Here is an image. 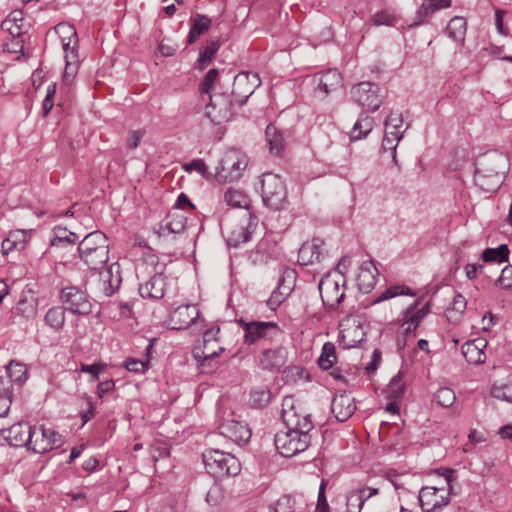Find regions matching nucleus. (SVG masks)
Listing matches in <instances>:
<instances>
[{
    "instance_id": "1",
    "label": "nucleus",
    "mask_w": 512,
    "mask_h": 512,
    "mask_svg": "<svg viewBox=\"0 0 512 512\" xmlns=\"http://www.w3.org/2000/svg\"><path fill=\"white\" fill-rule=\"evenodd\" d=\"M507 159L496 151L479 156L475 162V184L485 192L497 191L504 181Z\"/></svg>"
},
{
    "instance_id": "2",
    "label": "nucleus",
    "mask_w": 512,
    "mask_h": 512,
    "mask_svg": "<svg viewBox=\"0 0 512 512\" xmlns=\"http://www.w3.org/2000/svg\"><path fill=\"white\" fill-rule=\"evenodd\" d=\"M78 253L88 268L98 270L109 260L108 238L99 230L91 232L80 241Z\"/></svg>"
},
{
    "instance_id": "3",
    "label": "nucleus",
    "mask_w": 512,
    "mask_h": 512,
    "mask_svg": "<svg viewBox=\"0 0 512 512\" xmlns=\"http://www.w3.org/2000/svg\"><path fill=\"white\" fill-rule=\"evenodd\" d=\"M257 226L258 218L251 212H244L241 215L226 217L221 222V232L229 246L237 247L249 241Z\"/></svg>"
},
{
    "instance_id": "4",
    "label": "nucleus",
    "mask_w": 512,
    "mask_h": 512,
    "mask_svg": "<svg viewBox=\"0 0 512 512\" xmlns=\"http://www.w3.org/2000/svg\"><path fill=\"white\" fill-rule=\"evenodd\" d=\"M206 472L217 480L237 476L241 471L239 460L232 454L219 449H206L202 453Z\"/></svg>"
},
{
    "instance_id": "5",
    "label": "nucleus",
    "mask_w": 512,
    "mask_h": 512,
    "mask_svg": "<svg viewBox=\"0 0 512 512\" xmlns=\"http://www.w3.org/2000/svg\"><path fill=\"white\" fill-rule=\"evenodd\" d=\"M55 30L61 38L64 51L65 70L63 80L69 84L75 77L80 64L77 31L74 26L67 23L58 24Z\"/></svg>"
},
{
    "instance_id": "6",
    "label": "nucleus",
    "mask_w": 512,
    "mask_h": 512,
    "mask_svg": "<svg viewBox=\"0 0 512 512\" xmlns=\"http://www.w3.org/2000/svg\"><path fill=\"white\" fill-rule=\"evenodd\" d=\"M261 197L263 204L272 211L286 209L288 192L282 178L274 173L267 172L261 176Z\"/></svg>"
},
{
    "instance_id": "7",
    "label": "nucleus",
    "mask_w": 512,
    "mask_h": 512,
    "mask_svg": "<svg viewBox=\"0 0 512 512\" xmlns=\"http://www.w3.org/2000/svg\"><path fill=\"white\" fill-rule=\"evenodd\" d=\"M275 446L278 452L286 458H291L304 452L311 444V435L291 429L280 431L275 435Z\"/></svg>"
},
{
    "instance_id": "8",
    "label": "nucleus",
    "mask_w": 512,
    "mask_h": 512,
    "mask_svg": "<svg viewBox=\"0 0 512 512\" xmlns=\"http://www.w3.org/2000/svg\"><path fill=\"white\" fill-rule=\"evenodd\" d=\"M239 325L244 330V342L255 344L261 340H272L282 333L277 323L268 321H245L240 319Z\"/></svg>"
},
{
    "instance_id": "9",
    "label": "nucleus",
    "mask_w": 512,
    "mask_h": 512,
    "mask_svg": "<svg viewBox=\"0 0 512 512\" xmlns=\"http://www.w3.org/2000/svg\"><path fill=\"white\" fill-rule=\"evenodd\" d=\"M29 438L28 449L40 454L60 447L63 442L58 432L51 428H45L43 425L31 426Z\"/></svg>"
},
{
    "instance_id": "10",
    "label": "nucleus",
    "mask_w": 512,
    "mask_h": 512,
    "mask_svg": "<svg viewBox=\"0 0 512 512\" xmlns=\"http://www.w3.org/2000/svg\"><path fill=\"white\" fill-rule=\"evenodd\" d=\"M208 96L210 102L205 107V116L215 125L229 121L233 115L231 97L224 93Z\"/></svg>"
},
{
    "instance_id": "11",
    "label": "nucleus",
    "mask_w": 512,
    "mask_h": 512,
    "mask_svg": "<svg viewBox=\"0 0 512 512\" xmlns=\"http://www.w3.org/2000/svg\"><path fill=\"white\" fill-rule=\"evenodd\" d=\"M246 166L247 162L237 152H228L220 160L215 176L220 182H233L241 177Z\"/></svg>"
},
{
    "instance_id": "12",
    "label": "nucleus",
    "mask_w": 512,
    "mask_h": 512,
    "mask_svg": "<svg viewBox=\"0 0 512 512\" xmlns=\"http://www.w3.org/2000/svg\"><path fill=\"white\" fill-rule=\"evenodd\" d=\"M60 299L65 309L78 315H88L92 311V303L87 293L76 286H68L61 290Z\"/></svg>"
},
{
    "instance_id": "13",
    "label": "nucleus",
    "mask_w": 512,
    "mask_h": 512,
    "mask_svg": "<svg viewBox=\"0 0 512 512\" xmlns=\"http://www.w3.org/2000/svg\"><path fill=\"white\" fill-rule=\"evenodd\" d=\"M379 86L371 82H360L351 90L354 101L369 111L375 112L382 104Z\"/></svg>"
},
{
    "instance_id": "14",
    "label": "nucleus",
    "mask_w": 512,
    "mask_h": 512,
    "mask_svg": "<svg viewBox=\"0 0 512 512\" xmlns=\"http://www.w3.org/2000/svg\"><path fill=\"white\" fill-rule=\"evenodd\" d=\"M259 85L260 79L257 74L249 72L239 73L234 77L233 81L231 92L233 102L243 105Z\"/></svg>"
},
{
    "instance_id": "15",
    "label": "nucleus",
    "mask_w": 512,
    "mask_h": 512,
    "mask_svg": "<svg viewBox=\"0 0 512 512\" xmlns=\"http://www.w3.org/2000/svg\"><path fill=\"white\" fill-rule=\"evenodd\" d=\"M444 487H423L419 492V502L423 512H440L449 503V492L438 496Z\"/></svg>"
},
{
    "instance_id": "16",
    "label": "nucleus",
    "mask_w": 512,
    "mask_h": 512,
    "mask_svg": "<svg viewBox=\"0 0 512 512\" xmlns=\"http://www.w3.org/2000/svg\"><path fill=\"white\" fill-rule=\"evenodd\" d=\"M31 426L27 422H17L9 427L0 425V436L5 439L10 446L23 447L30 443Z\"/></svg>"
},
{
    "instance_id": "17",
    "label": "nucleus",
    "mask_w": 512,
    "mask_h": 512,
    "mask_svg": "<svg viewBox=\"0 0 512 512\" xmlns=\"http://www.w3.org/2000/svg\"><path fill=\"white\" fill-rule=\"evenodd\" d=\"M288 401L283 403L282 419L287 429L309 434L314 425L309 414H299L293 405L286 408Z\"/></svg>"
},
{
    "instance_id": "18",
    "label": "nucleus",
    "mask_w": 512,
    "mask_h": 512,
    "mask_svg": "<svg viewBox=\"0 0 512 512\" xmlns=\"http://www.w3.org/2000/svg\"><path fill=\"white\" fill-rule=\"evenodd\" d=\"M168 286V277L156 273L146 282L139 285V294L144 299L160 300L164 297Z\"/></svg>"
},
{
    "instance_id": "19",
    "label": "nucleus",
    "mask_w": 512,
    "mask_h": 512,
    "mask_svg": "<svg viewBox=\"0 0 512 512\" xmlns=\"http://www.w3.org/2000/svg\"><path fill=\"white\" fill-rule=\"evenodd\" d=\"M323 245L320 238L303 243L298 252V262L304 266L322 262L325 259Z\"/></svg>"
},
{
    "instance_id": "20",
    "label": "nucleus",
    "mask_w": 512,
    "mask_h": 512,
    "mask_svg": "<svg viewBox=\"0 0 512 512\" xmlns=\"http://www.w3.org/2000/svg\"><path fill=\"white\" fill-rule=\"evenodd\" d=\"M199 317V310L196 305H181L170 314L172 329H187Z\"/></svg>"
},
{
    "instance_id": "21",
    "label": "nucleus",
    "mask_w": 512,
    "mask_h": 512,
    "mask_svg": "<svg viewBox=\"0 0 512 512\" xmlns=\"http://www.w3.org/2000/svg\"><path fill=\"white\" fill-rule=\"evenodd\" d=\"M355 410V399L350 393L343 392L333 397L331 411L339 422L348 420Z\"/></svg>"
},
{
    "instance_id": "22",
    "label": "nucleus",
    "mask_w": 512,
    "mask_h": 512,
    "mask_svg": "<svg viewBox=\"0 0 512 512\" xmlns=\"http://www.w3.org/2000/svg\"><path fill=\"white\" fill-rule=\"evenodd\" d=\"M287 349L280 346L274 349H264L259 356V366L263 370L279 371L287 361Z\"/></svg>"
},
{
    "instance_id": "23",
    "label": "nucleus",
    "mask_w": 512,
    "mask_h": 512,
    "mask_svg": "<svg viewBox=\"0 0 512 512\" xmlns=\"http://www.w3.org/2000/svg\"><path fill=\"white\" fill-rule=\"evenodd\" d=\"M219 430L220 434L237 444L247 443L251 438V430L247 424L241 421H226L219 426Z\"/></svg>"
},
{
    "instance_id": "24",
    "label": "nucleus",
    "mask_w": 512,
    "mask_h": 512,
    "mask_svg": "<svg viewBox=\"0 0 512 512\" xmlns=\"http://www.w3.org/2000/svg\"><path fill=\"white\" fill-rule=\"evenodd\" d=\"M486 346V340L481 338L467 341L461 347L462 355L470 364H482L486 360V354L484 352Z\"/></svg>"
},
{
    "instance_id": "25",
    "label": "nucleus",
    "mask_w": 512,
    "mask_h": 512,
    "mask_svg": "<svg viewBox=\"0 0 512 512\" xmlns=\"http://www.w3.org/2000/svg\"><path fill=\"white\" fill-rule=\"evenodd\" d=\"M100 276L104 294L108 297L113 295L122 282L120 265L117 262L112 263Z\"/></svg>"
},
{
    "instance_id": "26",
    "label": "nucleus",
    "mask_w": 512,
    "mask_h": 512,
    "mask_svg": "<svg viewBox=\"0 0 512 512\" xmlns=\"http://www.w3.org/2000/svg\"><path fill=\"white\" fill-rule=\"evenodd\" d=\"M33 230L16 229L9 232L8 236L2 241L1 251L7 255L13 250H22Z\"/></svg>"
},
{
    "instance_id": "27",
    "label": "nucleus",
    "mask_w": 512,
    "mask_h": 512,
    "mask_svg": "<svg viewBox=\"0 0 512 512\" xmlns=\"http://www.w3.org/2000/svg\"><path fill=\"white\" fill-rule=\"evenodd\" d=\"M223 350L224 349L220 346L215 350L210 347L209 343H204L202 349L194 351V358L196 359L198 366L201 368L202 373H210L216 368L214 359Z\"/></svg>"
},
{
    "instance_id": "28",
    "label": "nucleus",
    "mask_w": 512,
    "mask_h": 512,
    "mask_svg": "<svg viewBox=\"0 0 512 512\" xmlns=\"http://www.w3.org/2000/svg\"><path fill=\"white\" fill-rule=\"evenodd\" d=\"M187 217L179 209H171L160 225L162 234L182 233L186 228Z\"/></svg>"
},
{
    "instance_id": "29",
    "label": "nucleus",
    "mask_w": 512,
    "mask_h": 512,
    "mask_svg": "<svg viewBox=\"0 0 512 512\" xmlns=\"http://www.w3.org/2000/svg\"><path fill=\"white\" fill-rule=\"evenodd\" d=\"M379 272L372 261H365L360 266L357 286L363 293H369L375 286Z\"/></svg>"
},
{
    "instance_id": "30",
    "label": "nucleus",
    "mask_w": 512,
    "mask_h": 512,
    "mask_svg": "<svg viewBox=\"0 0 512 512\" xmlns=\"http://www.w3.org/2000/svg\"><path fill=\"white\" fill-rule=\"evenodd\" d=\"M319 291L323 302L333 308L338 306L344 298V292L340 291L336 281H321Z\"/></svg>"
},
{
    "instance_id": "31",
    "label": "nucleus",
    "mask_w": 512,
    "mask_h": 512,
    "mask_svg": "<svg viewBox=\"0 0 512 512\" xmlns=\"http://www.w3.org/2000/svg\"><path fill=\"white\" fill-rule=\"evenodd\" d=\"M317 90L328 94L341 86V74L336 69H329L315 77Z\"/></svg>"
},
{
    "instance_id": "32",
    "label": "nucleus",
    "mask_w": 512,
    "mask_h": 512,
    "mask_svg": "<svg viewBox=\"0 0 512 512\" xmlns=\"http://www.w3.org/2000/svg\"><path fill=\"white\" fill-rule=\"evenodd\" d=\"M364 336L360 325H352L341 330L339 343L344 349L355 348L364 340Z\"/></svg>"
},
{
    "instance_id": "33",
    "label": "nucleus",
    "mask_w": 512,
    "mask_h": 512,
    "mask_svg": "<svg viewBox=\"0 0 512 512\" xmlns=\"http://www.w3.org/2000/svg\"><path fill=\"white\" fill-rule=\"evenodd\" d=\"M6 373L8 380H5L7 386H10V390L13 389V384L22 385L28 378V370L25 364L16 360H11L6 366Z\"/></svg>"
},
{
    "instance_id": "34",
    "label": "nucleus",
    "mask_w": 512,
    "mask_h": 512,
    "mask_svg": "<svg viewBox=\"0 0 512 512\" xmlns=\"http://www.w3.org/2000/svg\"><path fill=\"white\" fill-rule=\"evenodd\" d=\"M374 119L365 112L360 113L357 121L350 132L351 140L365 138L373 129Z\"/></svg>"
},
{
    "instance_id": "35",
    "label": "nucleus",
    "mask_w": 512,
    "mask_h": 512,
    "mask_svg": "<svg viewBox=\"0 0 512 512\" xmlns=\"http://www.w3.org/2000/svg\"><path fill=\"white\" fill-rule=\"evenodd\" d=\"M466 29L467 23L465 18L455 16L449 21L445 32L453 41L462 44L465 40Z\"/></svg>"
},
{
    "instance_id": "36",
    "label": "nucleus",
    "mask_w": 512,
    "mask_h": 512,
    "mask_svg": "<svg viewBox=\"0 0 512 512\" xmlns=\"http://www.w3.org/2000/svg\"><path fill=\"white\" fill-rule=\"evenodd\" d=\"M211 26V19L202 14H196L190 31L188 33V43H194L202 34H204Z\"/></svg>"
},
{
    "instance_id": "37",
    "label": "nucleus",
    "mask_w": 512,
    "mask_h": 512,
    "mask_svg": "<svg viewBox=\"0 0 512 512\" xmlns=\"http://www.w3.org/2000/svg\"><path fill=\"white\" fill-rule=\"evenodd\" d=\"M265 135L270 151L275 155H279L283 151L285 143L281 131L275 125L269 124L266 127Z\"/></svg>"
},
{
    "instance_id": "38",
    "label": "nucleus",
    "mask_w": 512,
    "mask_h": 512,
    "mask_svg": "<svg viewBox=\"0 0 512 512\" xmlns=\"http://www.w3.org/2000/svg\"><path fill=\"white\" fill-rule=\"evenodd\" d=\"M224 201L232 207L243 208L246 212H250L251 200L247 194L240 190L229 188L224 193Z\"/></svg>"
},
{
    "instance_id": "39",
    "label": "nucleus",
    "mask_w": 512,
    "mask_h": 512,
    "mask_svg": "<svg viewBox=\"0 0 512 512\" xmlns=\"http://www.w3.org/2000/svg\"><path fill=\"white\" fill-rule=\"evenodd\" d=\"M491 395L496 399L512 403V375L495 382L491 388Z\"/></svg>"
},
{
    "instance_id": "40",
    "label": "nucleus",
    "mask_w": 512,
    "mask_h": 512,
    "mask_svg": "<svg viewBox=\"0 0 512 512\" xmlns=\"http://www.w3.org/2000/svg\"><path fill=\"white\" fill-rule=\"evenodd\" d=\"M403 137V131H392L388 130L387 132H384V137L382 140V150L383 152H390L392 160L395 164H397L396 159V148L398 145V142Z\"/></svg>"
},
{
    "instance_id": "41",
    "label": "nucleus",
    "mask_w": 512,
    "mask_h": 512,
    "mask_svg": "<svg viewBox=\"0 0 512 512\" xmlns=\"http://www.w3.org/2000/svg\"><path fill=\"white\" fill-rule=\"evenodd\" d=\"M53 235V239L51 240L52 246L72 245L79 240V236L76 233L71 232L67 228L61 226L54 227Z\"/></svg>"
},
{
    "instance_id": "42",
    "label": "nucleus",
    "mask_w": 512,
    "mask_h": 512,
    "mask_svg": "<svg viewBox=\"0 0 512 512\" xmlns=\"http://www.w3.org/2000/svg\"><path fill=\"white\" fill-rule=\"evenodd\" d=\"M509 258V249L506 244H501L496 248H486L482 254L481 259L484 262H507Z\"/></svg>"
},
{
    "instance_id": "43",
    "label": "nucleus",
    "mask_w": 512,
    "mask_h": 512,
    "mask_svg": "<svg viewBox=\"0 0 512 512\" xmlns=\"http://www.w3.org/2000/svg\"><path fill=\"white\" fill-rule=\"evenodd\" d=\"M44 321L52 329L60 330L65 323V308L61 306L50 308L45 314Z\"/></svg>"
},
{
    "instance_id": "44",
    "label": "nucleus",
    "mask_w": 512,
    "mask_h": 512,
    "mask_svg": "<svg viewBox=\"0 0 512 512\" xmlns=\"http://www.w3.org/2000/svg\"><path fill=\"white\" fill-rule=\"evenodd\" d=\"M402 371H399L388 384L387 398L390 400H401L405 393V383L403 382Z\"/></svg>"
},
{
    "instance_id": "45",
    "label": "nucleus",
    "mask_w": 512,
    "mask_h": 512,
    "mask_svg": "<svg viewBox=\"0 0 512 512\" xmlns=\"http://www.w3.org/2000/svg\"><path fill=\"white\" fill-rule=\"evenodd\" d=\"M272 398V393L266 386L254 388L250 393V403L255 408L266 407Z\"/></svg>"
},
{
    "instance_id": "46",
    "label": "nucleus",
    "mask_w": 512,
    "mask_h": 512,
    "mask_svg": "<svg viewBox=\"0 0 512 512\" xmlns=\"http://www.w3.org/2000/svg\"><path fill=\"white\" fill-rule=\"evenodd\" d=\"M249 260L253 265H262L271 258L269 244L267 241H260L257 246L249 253Z\"/></svg>"
},
{
    "instance_id": "47",
    "label": "nucleus",
    "mask_w": 512,
    "mask_h": 512,
    "mask_svg": "<svg viewBox=\"0 0 512 512\" xmlns=\"http://www.w3.org/2000/svg\"><path fill=\"white\" fill-rule=\"evenodd\" d=\"M6 384L5 379L0 378V419L8 417L12 404V391Z\"/></svg>"
},
{
    "instance_id": "48",
    "label": "nucleus",
    "mask_w": 512,
    "mask_h": 512,
    "mask_svg": "<svg viewBox=\"0 0 512 512\" xmlns=\"http://www.w3.org/2000/svg\"><path fill=\"white\" fill-rule=\"evenodd\" d=\"M336 351L335 346L331 342H326L322 347L321 355L319 356L317 363L323 370L332 368L336 362Z\"/></svg>"
},
{
    "instance_id": "49",
    "label": "nucleus",
    "mask_w": 512,
    "mask_h": 512,
    "mask_svg": "<svg viewBox=\"0 0 512 512\" xmlns=\"http://www.w3.org/2000/svg\"><path fill=\"white\" fill-rule=\"evenodd\" d=\"M283 378L286 383L296 384L300 381H309V374L302 366H289L283 371Z\"/></svg>"
},
{
    "instance_id": "50",
    "label": "nucleus",
    "mask_w": 512,
    "mask_h": 512,
    "mask_svg": "<svg viewBox=\"0 0 512 512\" xmlns=\"http://www.w3.org/2000/svg\"><path fill=\"white\" fill-rule=\"evenodd\" d=\"M365 490L353 489L347 493L346 496V512H361L365 504L363 492Z\"/></svg>"
},
{
    "instance_id": "51",
    "label": "nucleus",
    "mask_w": 512,
    "mask_h": 512,
    "mask_svg": "<svg viewBox=\"0 0 512 512\" xmlns=\"http://www.w3.org/2000/svg\"><path fill=\"white\" fill-rule=\"evenodd\" d=\"M371 21L375 26H395L399 22V18L393 11L383 9L375 12Z\"/></svg>"
},
{
    "instance_id": "52",
    "label": "nucleus",
    "mask_w": 512,
    "mask_h": 512,
    "mask_svg": "<svg viewBox=\"0 0 512 512\" xmlns=\"http://www.w3.org/2000/svg\"><path fill=\"white\" fill-rule=\"evenodd\" d=\"M219 47H220V43L217 40H212V41L207 43V45L201 51V53L199 55V58H198V61H197L199 69H204L207 66V64L215 56V54L218 51Z\"/></svg>"
},
{
    "instance_id": "53",
    "label": "nucleus",
    "mask_w": 512,
    "mask_h": 512,
    "mask_svg": "<svg viewBox=\"0 0 512 512\" xmlns=\"http://www.w3.org/2000/svg\"><path fill=\"white\" fill-rule=\"evenodd\" d=\"M467 306V301L462 294H456L453 298L451 308L447 310L446 317L449 321H456L457 316L462 315Z\"/></svg>"
},
{
    "instance_id": "54",
    "label": "nucleus",
    "mask_w": 512,
    "mask_h": 512,
    "mask_svg": "<svg viewBox=\"0 0 512 512\" xmlns=\"http://www.w3.org/2000/svg\"><path fill=\"white\" fill-rule=\"evenodd\" d=\"M398 295L414 296L415 294L410 288L404 285L390 286L374 300V303H380Z\"/></svg>"
},
{
    "instance_id": "55",
    "label": "nucleus",
    "mask_w": 512,
    "mask_h": 512,
    "mask_svg": "<svg viewBox=\"0 0 512 512\" xmlns=\"http://www.w3.org/2000/svg\"><path fill=\"white\" fill-rule=\"evenodd\" d=\"M436 403L442 407H450L456 400L455 392L449 387H442L435 393Z\"/></svg>"
},
{
    "instance_id": "56",
    "label": "nucleus",
    "mask_w": 512,
    "mask_h": 512,
    "mask_svg": "<svg viewBox=\"0 0 512 512\" xmlns=\"http://www.w3.org/2000/svg\"><path fill=\"white\" fill-rule=\"evenodd\" d=\"M419 303H420V299L416 300L413 304H411L409 307H407L406 310L403 311V313H405V315L412 318L418 324L429 313V303H426L420 309H416L417 306L419 305Z\"/></svg>"
},
{
    "instance_id": "57",
    "label": "nucleus",
    "mask_w": 512,
    "mask_h": 512,
    "mask_svg": "<svg viewBox=\"0 0 512 512\" xmlns=\"http://www.w3.org/2000/svg\"><path fill=\"white\" fill-rule=\"evenodd\" d=\"M385 132L388 130L392 131H403L405 133L407 127L402 129L403 127V117L401 113L391 112L384 121Z\"/></svg>"
},
{
    "instance_id": "58",
    "label": "nucleus",
    "mask_w": 512,
    "mask_h": 512,
    "mask_svg": "<svg viewBox=\"0 0 512 512\" xmlns=\"http://www.w3.org/2000/svg\"><path fill=\"white\" fill-rule=\"evenodd\" d=\"M219 73L218 70L213 68L210 69L206 75L204 76L202 82L200 83V93L209 95L211 90L213 89V86L215 84V81L217 80Z\"/></svg>"
},
{
    "instance_id": "59",
    "label": "nucleus",
    "mask_w": 512,
    "mask_h": 512,
    "mask_svg": "<svg viewBox=\"0 0 512 512\" xmlns=\"http://www.w3.org/2000/svg\"><path fill=\"white\" fill-rule=\"evenodd\" d=\"M223 499H224L223 488L218 484H214L208 490L205 500L210 506H218L221 504Z\"/></svg>"
},
{
    "instance_id": "60",
    "label": "nucleus",
    "mask_w": 512,
    "mask_h": 512,
    "mask_svg": "<svg viewBox=\"0 0 512 512\" xmlns=\"http://www.w3.org/2000/svg\"><path fill=\"white\" fill-rule=\"evenodd\" d=\"M434 12L430 3H422L416 12V20L409 24V27H415L425 22V19L432 15Z\"/></svg>"
},
{
    "instance_id": "61",
    "label": "nucleus",
    "mask_w": 512,
    "mask_h": 512,
    "mask_svg": "<svg viewBox=\"0 0 512 512\" xmlns=\"http://www.w3.org/2000/svg\"><path fill=\"white\" fill-rule=\"evenodd\" d=\"M56 93V83H52L48 85L46 90V96L42 102V113L43 116H47L48 113L52 110L54 105V96Z\"/></svg>"
},
{
    "instance_id": "62",
    "label": "nucleus",
    "mask_w": 512,
    "mask_h": 512,
    "mask_svg": "<svg viewBox=\"0 0 512 512\" xmlns=\"http://www.w3.org/2000/svg\"><path fill=\"white\" fill-rule=\"evenodd\" d=\"M325 489L326 482L322 480L318 490V498L315 512H330V507L326 498Z\"/></svg>"
},
{
    "instance_id": "63",
    "label": "nucleus",
    "mask_w": 512,
    "mask_h": 512,
    "mask_svg": "<svg viewBox=\"0 0 512 512\" xmlns=\"http://www.w3.org/2000/svg\"><path fill=\"white\" fill-rule=\"evenodd\" d=\"M496 285L502 289H512V266L508 265L502 269L500 277L496 280Z\"/></svg>"
},
{
    "instance_id": "64",
    "label": "nucleus",
    "mask_w": 512,
    "mask_h": 512,
    "mask_svg": "<svg viewBox=\"0 0 512 512\" xmlns=\"http://www.w3.org/2000/svg\"><path fill=\"white\" fill-rule=\"evenodd\" d=\"M294 500L291 496L284 495L278 499L275 505V512H294Z\"/></svg>"
}]
</instances>
